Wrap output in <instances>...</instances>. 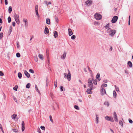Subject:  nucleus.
Masks as SVG:
<instances>
[{
	"label": "nucleus",
	"mask_w": 133,
	"mask_h": 133,
	"mask_svg": "<svg viewBox=\"0 0 133 133\" xmlns=\"http://www.w3.org/2000/svg\"><path fill=\"white\" fill-rule=\"evenodd\" d=\"M107 32L109 35L111 37H113L115 34L116 31L115 30L110 29L107 31Z\"/></svg>",
	"instance_id": "nucleus-1"
},
{
	"label": "nucleus",
	"mask_w": 133,
	"mask_h": 133,
	"mask_svg": "<svg viewBox=\"0 0 133 133\" xmlns=\"http://www.w3.org/2000/svg\"><path fill=\"white\" fill-rule=\"evenodd\" d=\"M64 77L65 78H67L68 81H70L71 79V75L70 71L68 70V73L67 74L65 73L64 74Z\"/></svg>",
	"instance_id": "nucleus-2"
},
{
	"label": "nucleus",
	"mask_w": 133,
	"mask_h": 133,
	"mask_svg": "<svg viewBox=\"0 0 133 133\" xmlns=\"http://www.w3.org/2000/svg\"><path fill=\"white\" fill-rule=\"evenodd\" d=\"M95 17L97 20L101 19L102 18V16L101 15L99 14L96 13L94 15Z\"/></svg>",
	"instance_id": "nucleus-3"
},
{
	"label": "nucleus",
	"mask_w": 133,
	"mask_h": 133,
	"mask_svg": "<svg viewBox=\"0 0 133 133\" xmlns=\"http://www.w3.org/2000/svg\"><path fill=\"white\" fill-rule=\"evenodd\" d=\"M88 86L89 87H93V84L91 79L89 78L88 80Z\"/></svg>",
	"instance_id": "nucleus-4"
},
{
	"label": "nucleus",
	"mask_w": 133,
	"mask_h": 133,
	"mask_svg": "<svg viewBox=\"0 0 133 133\" xmlns=\"http://www.w3.org/2000/svg\"><path fill=\"white\" fill-rule=\"evenodd\" d=\"M118 17L117 16H114L111 20V21L112 23H115L117 21Z\"/></svg>",
	"instance_id": "nucleus-5"
},
{
	"label": "nucleus",
	"mask_w": 133,
	"mask_h": 133,
	"mask_svg": "<svg viewBox=\"0 0 133 133\" xmlns=\"http://www.w3.org/2000/svg\"><path fill=\"white\" fill-rule=\"evenodd\" d=\"M105 118L107 121H110L112 122H114V119L112 117H109L108 116H107L105 117Z\"/></svg>",
	"instance_id": "nucleus-6"
},
{
	"label": "nucleus",
	"mask_w": 133,
	"mask_h": 133,
	"mask_svg": "<svg viewBox=\"0 0 133 133\" xmlns=\"http://www.w3.org/2000/svg\"><path fill=\"white\" fill-rule=\"evenodd\" d=\"M90 89H88L87 90V93L89 94H91L92 93V91L91 90L95 88V87H90Z\"/></svg>",
	"instance_id": "nucleus-7"
},
{
	"label": "nucleus",
	"mask_w": 133,
	"mask_h": 133,
	"mask_svg": "<svg viewBox=\"0 0 133 133\" xmlns=\"http://www.w3.org/2000/svg\"><path fill=\"white\" fill-rule=\"evenodd\" d=\"M100 92L101 94L103 96L105 94H107L105 90V89H104V88L101 87Z\"/></svg>",
	"instance_id": "nucleus-8"
},
{
	"label": "nucleus",
	"mask_w": 133,
	"mask_h": 133,
	"mask_svg": "<svg viewBox=\"0 0 133 133\" xmlns=\"http://www.w3.org/2000/svg\"><path fill=\"white\" fill-rule=\"evenodd\" d=\"M96 120H95V123L96 124H98L99 123V115L97 114H96Z\"/></svg>",
	"instance_id": "nucleus-9"
},
{
	"label": "nucleus",
	"mask_w": 133,
	"mask_h": 133,
	"mask_svg": "<svg viewBox=\"0 0 133 133\" xmlns=\"http://www.w3.org/2000/svg\"><path fill=\"white\" fill-rule=\"evenodd\" d=\"M114 118L115 119V121L116 122H117L118 120V118L117 117L116 114L115 112H114Z\"/></svg>",
	"instance_id": "nucleus-10"
},
{
	"label": "nucleus",
	"mask_w": 133,
	"mask_h": 133,
	"mask_svg": "<svg viewBox=\"0 0 133 133\" xmlns=\"http://www.w3.org/2000/svg\"><path fill=\"white\" fill-rule=\"evenodd\" d=\"M86 4L88 6L90 5L92 3L91 1L90 0H88L86 2H85Z\"/></svg>",
	"instance_id": "nucleus-11"
},
{
	"label": "nucleus",
	"mask_w": 133,
	"mask_h": 133,
	"mask_svg": "<svg viewBox=\"0 0 133 133\" xmlns=\"http://www.w3.org/2000/svg\"><path fill=\"white\" fill-rule=\"evenodd\" d=\"M109 25L110 24L109 23H108L104 26L106 30V31L109 30V29H111L109 28Z\"/></svg>",
	"instance_id": "nucleus-12"
},
{
	"label": "nucleus",
	"mask_w": 133,
	"mask_h": 133,
	"mask_svg": "<svg viewBox=\"0 0 133 133\" xmlns=\"http://www.w3.org/2000/svg\"><path fill=\"white\" fill-rule=\"evenodd\" d=\"M35 12L36 14V15H39L38 12V6L37 5H36L35 6Z\"/></svg>",
	"instance_id": "nucleus-13"
},
{
	"label": "nucleus",
	"mask_w": 133,
	"mask_h": 133,
	"mask_svg": "<svg viewBox=\"0 0 133 133\" xmlns=\"http://www.w3.org/2000/svg\"><path fill=\"white\" fill-rule=\"evenodd\" d=\"M100 74L99 73H98L96 76V79L97 80V81H99L101 79L100 78Z\"/></svg>",
	"instance_id": "nucleus-14"
},
{
	"label": "nucleus",
	"mask_w": 133,
	"mask_h": 133,
	"mask_svg": "<svg viewBox=\"0 0 133 133\" xmlns=\"http://www.w3.org/2000/svg\"><path fill=\"white\" fill-rule=\"evenodd\" d=\"M23 21L25 23V25L27 26L28 25V22L27 20L25 18L23 19Z\"/></svg>",
	"instance_id": "nucleus-15"
},
{
	"label": "nucleus",
	"mask_w": 133,
	"mask_h": 133,
	"mask_svg": "<svg viewBox=\"0 0 133 133\" xmlns=\"http://www.w3.org/2000/svg\"><path fill=\"white\" fill-rule=\"evenodd\" d=\"M66 53L65 52H64L63 54L61 56V58L63 59H65L66 57Z\"/></svg>",
	"instance_id": "nucleus-16"
},
{
	"label": "nucleus",
	"mask_w": 133,
	"mask_h": 133,
	"mask_svg": "<svg viewBox=\"0 0 133 133\" xmlns=\"http://www.w3.org/2000/svg\"><path fill=\"white\" fill-rule=\"evenodd\" d=\"M24 74L25 75L28 77L29 78L30 76V74L26 70H25L24 71Z\"/></svg>",
	"instance_id": "nucleus-17"
},
{
	"label": "nucleus",
	"mask_w": 133,
	"mask_h": 133,
	"mask_svg": "<svg viewBox=\"0 0 133 133\" xmlns=\"http://www.w3.org/2000/svg\"><path fill=\"white\" fill-rule=\"evenodd\" d=\"M14 18H19V16L18 14H16L15 13L14 14Z\"/></svg>",
	"instance_id": "nucleus-18"
},
{
	"label": "nucleus",
	"mask_w": 133,
	"mask_h": 133,
	"mask_svg": "<svg viewBox=\"0 0 133 133\" xmlns=\"http://www.w3.org/2000/svg\"><path fill=\"white\" fill-rule=\"evenodd\" d=\"M15 20L17 24L19 25L20 24V21L19 18H15Z\"/></svg>",
	"instance_id": "nucleus-19"
},
{
	"label": "nucleus",
	"mask_w": 133,
	"mask_h": 133,
	"mask_svg": "<svg viewBox=\"0 0 133 133\" xmlns=\"http://www.w3.org/2000/svg\"><path fill=\"white\" fill-rule=\"evenodd\" d=\"M49 32V30L46 27L45 28V29L44 30L45 34H48Z\"/></svg>",
	"instance_id": "nucleus-20"
},
{
	"label": "nucleus",
	"mask_w": 133,
	"mask_h": 133,
	"mask_svg": "<svg viewBox=\"0 0 133 133\" xmlns=\"http://www.w3.org/2000/svg\"><path fill=\"white\" fill-rule=\"evenodd\" d=\"M69 35V36H71L73 34V33L71 29H68Z\"/></svg>",
	"instance_id": "nucleus-21"
},
{
	"label": "nucleus",
	"mask_w": 133,
	"mask_h": 133,
	"mask_svg": "<svg viewBox=\"0 0 133 133\" xmlns=\"http://www.w3.org/2000/svg\"><path fill=\"white\" fill-rule=\"evenodd\" d=\"M46 23L47 24L49 25L50 23V19L49 18H47L46 19Z\"/></svg>",
	"instance_id": "nucleus-22"
},
{
	"label": "nucleus",
	"mask_w": 133,
	"mask_h": 133,
	"mask_svg": "<svg viewBox=\"0 0 133 133\" xmlns=\"http://www.w3.org/2000/svg\"><path fill=\"white\" fill-rule=\"evenodd\" d=\"M54 36L55 38H56L58 37V33L56 31H54Z\"/></svg>",
	"instance_id": "nucleus-23"
},
{
	"label": "nucleus",
	"mask_w": 133,
	"mask_h": 133,
	"mask_svg": "<svg viewBox=\"0 0 133 133\" xmlns=\"http://www.w3.org/2000/svg\"><path fill=\"white\" fill-rule=\"evenodd\" d=\"M128 64L130 68L132 67V63L130 61H129L128 62Z\"/></svg>",
	"instance_id": "nucleus-24"
},
{
	"label": "nucleus",
	"mask_w": 133,
	"mask_h": 133,
	"mask_svg": "<svg viewBox=\"0 0 133 133\" xmlns=\"http://www.w3.org/2000/svg\"><path fill=\"white\" fill-rule=\"evenodd\" d=\"M17 117V115L15 114H13L11 116V117L12 119H15L16 118V117Z\"/></svg>",
	"instance_id": "nucleus-25"
},
{
	"label": "nucleus",
	"mask_w": 133,
	"mask_h": 133,
	"mask_svg": "<svg viewBox=\"0 0 133 133\" xmlns=\"http://www.w3.org/2000/svg\"><path fill=\"white\" fill-rule=\"evenodd\" d=\"M38 57L41 60H43V56L42 54H39L38 55Z\"/></svg>",
	"instance_id": "nucleus-26"
},
{
	"label": "nucleus",
	"mask_w": 133,
	"mask_h": 133,
	"mask_svg": "<svg viewBox=\"0 0 133 133\" xmlns=\"http://www.w3.org/2000/svg\"><path fill=\"white\" fill-rule=\"evenodd\" d=\"M12 7L11 6H10L9 7L8 9V12L9 13H10L12 11Z\"/></svg>",
	"instance_id": "nucleus-27"
},
{
	"label": "nucleus",
	"mask_w": 133,
	"mask_h": 133,
	"mask_svg": "<svg viewBox=\"0 0 133 133\" xmlns=\"http://www.w3.org/2000/svg\"><path fill=\"white\" fill-rule=\"evenodd\" d=\"M97 81L96 80L92 79V81L93 83L95 85H96L97 84Z\"/></svg>",
	"instance_id": "nucleus-28"
},
{
	"label": "nucleus",
	"mask_w": 133,
	"mask_h": 133,
	"mask_svg": "<svg viewBox=\"0 0 133 133\" xmlns=\"http://www.w3.org/2000/svg\"><path fill=\"white\" fill-rule=\"evenodd\" d=\"M107 84L104 83L101 86V88H104V87H107Z\"/></svg>",
	"instance_id": "nucleus-29"
},
{
	"label": "nucleus",
	"mask_w": 133,
	"mask_h": 133,
	"mask_svg": "<svg viewBox=\"0 0 133 133\" xmlns=\"http://www.w3.org/2000/svg\"><path fill=\"white\" fill-rule=\"evenodd\" d=\"M34 59L35 61L36 62H37L38 61V58L37 56H34Z\"/></svg>",
	"instance_id": "nucleus-30"
},
{
	"label": "nucleus",
	"mask_w": 133,
	"mask_h": 133,
	"mask_svg": "<svg viewBox=\"0 0 133 133\" xmlns=\"http://www.w3.org/2000/svg\"><path fill=\"white\" fill-rule=\"evenodd\" d=\"M18 78H19L21 79L22 78V74L21 73H20V72L18 73Z\"/></svg>",
	"instance_id": "nucleus-31"
},
{
	"label": "nucleus",
	"mask_w": 133,
	"mask_h": 133,
	"mask_svg": "<svg viewBox=\"0 0 133 133\" xmlns=\"http://www.w3.org/2000/svg\"><path fill=\"white\" fill-rule=\"evenodd\" d=\"M113 94L114 95V98H116L117 95V94L116 91L114 90L113 91Z\"/></svg>",
	"instance_id": "nucleus-32"
},
{
	"label": "nucleus",
	"mask_w": 133,
	"mask_h": 133,
	"mask_svg": "<svg viewBox=\"0 0 133 133\" xmlns=\"http://www.w3.org/2000/svg\"><path fill=\"white\" fill-rule=\"evenodd\" d=\"M35 87L36 91L38 92V93L40 94V91L39 90L38 87L36 85H35Z\"/></svg>",
	"instance_id": "nucleus-33"
},
{
	"label": "nucleus",
	"mask_w": 133,
	"mask_h": 133,
	"mask_svg": "<svg viewBox=\"0 0 133 133\" xmlns=\"http://www.w3.org/2000/svg\"><path fill=\"white\" fill-rule=\"evenodd\" d=\"M115 89L116 90V91L118 92H119V88L116 86V85H115Z\"/></svg>",
	"instance_id": "nucleus-34"
},
{
	"label": "nucleus",
	"mask_w": 133,
	"mask_h": 133,
	"mask_svg": "<svg viewBox=\"0 0 133 133\" xmlns=\"http://www.w3.org/2000/svg\"><path fill=\"white\" fill-rule=\"evenodd\" d=\"M30 86V83H28L26 85V87L27 88H29Z\"/></svg>",
	"instance_id": "nucleus-35"
},
{
	"label": "nucleus",
	"mask_w": 133,
	"mask_h": 133,
	"mask_svg": "<svg viewBox=\"0 0 133 133\" xmlns=\"http://www.w3.org/2000/svg\"><path fill=\"white\" fill-rule=\"evenodd\" d=\"M18 87L17 85H16L15 87L13 88V89L15 91H17Z\"/></svg>",
	"instance_id": "nucleus-36"
},
{
	"label": "nucleus",
	"mask_w": 133,
	"mask_h": 133,
	"mask_svg": "<svg viewBox=\"0 0 133 133\" xmlns=\"http://www.w3.org/2000/svg\"><path fill=\"white\" fill-rule=\"evenodd\" d=\"M54 86L55 88H56L57 86V81H54Z\"/></svg>",
	"instance_id": "nucleus-37"
},
{
	"label": "nucleus",
	"mask_w": 133,
	"mask_h": 133,
	"mask_svg": "<svg viewBox=\"0 0 133 133\" xmlns=\"http://www.w3.org/2000/svg\"><path fill=\"white\" fill-rule=\"evenodd\" d=\"M74 108L75 109L77 110H79V107L77 105H75L74 106Z\"/></svg>",
	"instance_id": "nucleus-38"
},
{
	"label": "nucleus",
	"mask_w": 133,
	"mask_h": 133,
	"mask_svg": "<svg viewBox=\"0 0 133 133\" xmlns=\"http://www.w3.org/2000/svg\"><path fill=\"white\" fill-rule=\"evenodd\" d=\"M104 104L106 105H107L108 107L109 105V104L108 102H105L104 103Z\"/></svg>",
	"instance_id": "nucleus-39"
},
{
	"label": "nucleus",
	"mask_w": 133,
	"mask_h": 133,
	"mask_svg": "<svg viewBox=\"0 0 133 133\" xmlns=\"http://www.w3.org/2000/svg\"><path fill=\"white\" fill-rule=\"evenodd\" d=\"M3 32H1L0 34V39H1L3 37Z\"/></svg>",
	"instance_id": "nucleus-40"
},
{
	"label": "nucleus",
	"mask_w": 133,
	"mask_h": 133,
	"mask_svg": "<svg viewBox=\"0 0 133 133\" xmlns=\"http://www.w3.org/2000/svg\"><path fill=\"white\" fill-rule=\"evenodd\" d=\"M16 57H19L21 56V55L20 53L19 52H18L16 54Z\"/></svg>",
	"instance_id": "nucleus-41"
},
{
	"label": "nucleus",
	"mask_w": 133,
	"mask_h": 133,
	"mask_svg": "<svg viewBox=\"0 0 133 133\" xmlns=\"http://www.w3.org/2000/svg\"><path fill=\"white\" fill-rule=\"evenodd\" d=\"M8 22L9 23L11 21V18L10 17H9L8 18Z\"/></svg>",
	"instance_id": "nucleus-42"
},
{
	"label": "nucleus",
	"mask_w": 133,
	"mask_h": 133,
	"mask_svg": "<svg viewBox=\"0 0 133 133\" xmlns=\"http://www.w3.org/2000/svg\"><path fill=\"white\" fill-rule=\"evenodd\" d=\"M29 72L32 73V74H34V71L32 69H30L29 70Z\"/></svg>",
	"instance_id": "nucleus-43"
},
{
	"label": "nucleus",
	"mask_w": 133,
	"mask_h": 133,
	"mask_svg": "<svg viewBox=\"0 0 133 133\" xmlns=\"http://www.w3.org/2000/svg\"><path fill=\"white\" fill-rule=\"evenodd\" d=\"M71 38L72 39H74L76 38V36L75 35H73L71 37Z\"/></svg>",
	"instance_id": "nucleus-44"
},
{
	"label": "nucleus",
	"mask_w": 133,
	"mask_h": 133,
	"mask_svg": "<svg viewBox=\"0 0 133 133\" xmlns=\"http://www.w3.org/2000/svg\"><path fill=\"white\" fill-rule=\"evenodd\" d=\"M119 124L120 125H121L122 127L123 126V122H122V121H119Z\"/></svg>",
	"instance_id": "nucleus-45"
},
{
	"label": "nucleus",
	"mask_w": 133,
	"mask_h": 133,
	"mask_svg": "<svg viewBox=\"0 0 133 133\" xmlns=\"http://www.w3.org/2000/svg\"><path fill=\"white\" fill-rule=\"evenodd\" d=\"M55 19L56 22H57V23H58V17H55Z\"/></svg>",
	"instance_id": "nucleus-46"
},
{
	"label": "nucleus",
	"mask_w": 133,
	"mask_h": 133,
	"mask_svg": "<svg viewBox=\"0 0 133 133\" xmlns=\"http://www.w3.org/2000/svg\"><path fill=\"white\" fill-rule=\"evenodd\" d=\"M49 118H50V121H51L52 123H53V120H52V117L51 116V115L50 116Z\"/></svg>",
	"instance_id": "nucleus-47"
},
{
	"label": "nucleus",
	"mask_w": 133,
	"mask_h": 133,
	"mask_svg": "<svg viewBox=\"0 0 133 133\" xmlns=\"http://www.w3.org/2000/svg\"><path fill=\"white\" fill-rule=\"evenodd\" d=\"M130 16H129V17L128 25H130Z\"/></svg>",
	"instance_id": "nucleus-48"
},
{
	"label": "nucleus",
	"mask_w": 133,
	"mask_h": 133,
	"mask_svg": "<svg viewBox=\"0 0 133 133\" xmlns=\"http://www.w3.org/2000/svg\"><path fill=\"white\" fill-rule=\"evenodd\" d=\"M40 128L42 129L43 130H45V127H44V126H41L40 127Z\"/></svg>",
	"instance_id": "nucleus-49"
},
{
	"label": "nucleus",
	"mask_w": 133,
	"mask_h": 133,
	"mask_svg": "<svg viewBox=\"0 0 133 133\" xmlns=\"http://www.w3.org/2000/svg\"><path fill=\"white\" fill-rule=\"evenodd\" d=\"M4 75V74L2 72V71H0V76H3Z\"/></svg>",
	"instance_id": "nucleus-50"
},
{
	"label": "nucleus",
	"mask_w": 133,
	"mask_h": 133,
	"mask_svg": "<svg viewBox=\"0 0 133 133\" xmlns=\"http://www.w3.org/2000/svg\"><path fill=\"white\" fill-rule=\"evenodd\" d=\"M129 122L130 123H132L133 122L132 120L130 119H129Z\"/></svg>",
	"instance_id": "nucleus-51"
},
{
	"label": "nucleus",
	"mask_w": 133,
	"mask_h": 133,
	"mask_svg": "<svg viewBox=\"0 0 133 133\" xmlns=\"http://www.w3.org/2000/svg\"><path fill=\"white\" fill-rule=\"evenodd\" d=\"M60 90L61 91H63V87L62 86H61L60 87Z\"/></svg>",
	"instance_id": "nucleus-52"
},
{
	"label": "nucleus",
	"mask_w": 133,
	"mask_h": 133,
	"mask_svg": "<svg viewBox=\"0 0 133 133\" xmlns=\"http://www.w3.org/2000/svg\"><path fill=\"white\" fill-rule=\"evenodd\" d=\"M0 129H1L3 133H4V131L3 130L2 128L1 124H0Z\"/></svg>",
	"instance_id": "nucleus-53"
},
{
	"label": "nucleus",
	"mask_w": 133,
	"mask_h": 133,
	"mask_svg": "<svg viewBox=\"0 0 133 133\" xmlns=\"http://www.w3.org/2000/svg\"><path fill=\"white\" fill-rule=\"evenodd\" d=\"M50 96L52 98V97L54 96L53 94L52 93H50Z\"/></svg>",
	"instance_id": "nucleus-54"
},
{
	"label": "nucleus",
	"mask_w": 133,
	"mask_h": 133,
	"mask_svg": "<svg viewBox=\"0 0 133 133\" xmlns=\"http://www.w3.org/2000/svg\"><path fill=\"white\" fill-rule=\"evenodd\" d=\"M125 73L126 74H128L129 73V72L127 70H124Z\"/></svg>",
	"instance_id": "nucleus-55"
},
{
	"label": "nucleus",
	"mask_w": 133,
	"mask_h": 133,
	"mask_svg": "<svg viewBox=\"0 0 133 133\" xmlns=\"http://www.w3.org/2000/svg\"><path fill=\"white\" fill-rule=\"evenodd\" d=\"M15 24L16 23L15 22H12V25L14 26H15Z\"/></svg>",
	"instance_id": "nucleus-56"
},
{
	"label": "nucleus",
	"mask_w": 133,
	"mask_h": 133,
	"mask_svg": "<svg viewBox=\"0 0 133 133\" xmlns=\"http://www.w3.org/2000/svg\"><path fill=\"white\" fill-rule=\"evenodd\" d=\"M5 5H7L8 4V2L7 0H5Z\"/></svg>",
	"instance_id": "nucleus-57"
},
{
	"label": "nucleus",
	"mask_w": 133,
	"mask_h": 133,
	"mask_svg": "<svg viewBox=\"0 0 133 133\" xmlns=\"http://www.w3.org/2000/svg\"><path fill=\"white\" fill-rule=\"evenodd\" d=\"M13 131L14 132H17L18 131V130L16 129H13Z\"/></svg>",
	"instance_id": "nucleus-58"
},
{
	"label": "nucleus",
	"mask_w": 133,
	"mask_h": 133,
	"mask_svg": "<svg viewBox=\"0 0 133 133\" xmlns=\"http://www.w3.org/2000/svg\"><path fill=\"white\" fill-rule=\"evenodd\" d=\"M22 127L24 126V123L23 121H22Z\"/></svg>",
	"instance_id": "nucleus-59"
},
{
	"label": "nucleus",
	"mask_w": 133,
	"mask_h": 133,
	"mask_svg": "<svg viewBox=\"0 0 133 133\" xmlns=\"http://www.w3.org/2000/svg\"><path fill=\"white\" fill-rule=\"evenodd\" d=\"M25 129V127L24 126L22 127V130L23 131Z\"/></svg>",
	"instance_id": "nucleus-60"
},
{
	"label": "nucleus",
	"mask_w": 133,
	"mask_h": 133,
	"mask_svg": "<svg viewBox=\"0 0 133 133\" xmlns=\"http://www.w3.org/2000/svg\"><path fill=\"white\" fill-rule=\"evenodd\" d=\"M13 99L16 102H17V100L15 97H13Z\"/></svg>",
	"instance_id": "nucleus-61"
},
{
	"label": "nucleus",
	"mask_w": 133,
	"mask_h": 133,
	"mask_svg": "<svg viewBox=\"0 0 133 133\" xmlns=\"http://www.w3.org/2000/svg\"><path fill=\"white\" fill-rule=\"evenodd\" d=\"M17 47L18 48H19V43H17Z\"/></svg>",
	"instance_id": "nucleus-62"
},
{
	"label": "nucleus",
	"mask_w": 133,
	"mask_h": 133,
	"mask_svg": "<svg viewBox=\"0 0 133 133\" xmlns=\"http://www.w3.org/2000/svg\"><path fill=\"white\" fill-rule=\"evenodd\" d=\"M38 132L39 133H41V130L39 128L38 130Z\"/></svg>",
	"instance_id": "nucleus-63"
},
{
	"label": "nucleus",
	"mask_w": 133,
	"mask_h": 133,
	"mask_svg": "<svg viewBox=\"0 0 133 133\" xmlns=\"http://www.w3.org/2000/svg\"><path fill=\"white\" fill-rule=\"evenodd\" d=\"M48 65H49L50 63L49 58L48 59Z\"/></svg>",
	"instance_id": "nucleus-64"
}]
</instances>
